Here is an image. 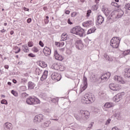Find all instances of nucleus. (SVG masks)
I'll list each match as a JSON object with an SVG mask.
<instances>
[{
	"mask_svg": "<svg viewBox=\"0 0 130 130\" xmlns=\"http://www.w3.org/2000/svg\"><path fill=\"white\" fill-rule=\"evenodd\" d=\"M79 115L74 114V117L80 121H85L90 117V112L88 111L81 110L78 112Z\"/></svg>",
	"mask_w": 130,
	"mask_h": 130,
	"instance_id": "nucleus-1",
	"label": "nucleus"
},
{
	"mask_svg": "<svg viewBox=\"0 0 130 130\" xmlns=\"http://www.w3.org/2000/svg\"><path fill=\"white\" fill-rule=\"evenodd\" d=\"M95 96L94 95L90 94H86L82 96L81 99V102L83 104H91L95 101Z\"/></svg>",
	"mask_w": 130,
	"mask_h": 130,
	"instance_id": "nucleus-2",
	"label": "nucleus"
},
{
	"mask_svg": "<svg viewBox=\"0 0 130 130\" xmlns=\"http://www.w3.org/2000/svg\"><path fill=\"white\" fill-rule=\"evenodd\" d=\"M70 32L72 33V34L78 35L80 37H83L85 34V30L80 26H75L72 28Z\"/></svg>",
	"mask_w": 130,
	"mask_h": 130,
	"instance_id": "nucleus-3",
	"label": "nucleus"
},
{
	"mask_svg": "<svg viewBox=\"0 0 130 130\" xmlns=\"http://www.w3.org/2000/svg\"><path fill=\"white\" fill-rule=\"evenodd\" d=\"M120 43V39L118 37H113L110 41V45L113 48H117Z\"/></svg>",
	"mask_w": 130,
	"mask_h": 130,
	"instance_id": "nucleus-4",
	"label": "nucleus"
},
{
	"mask_svg": "<svg viewBox=\"0 0 130 130\" xmlns=\"http://www.w3.org/2000/svg\"><path fill=\"white\" fill-rule=\"evenodd\" d=\"M26 103L29 105L39 104L40 101L36 98L29 97L26 99Z\"/></svg>",
	"mask_w": 130,
	"mask_h": 130,
	"instance_id": "nucleus-5",
	"label": "nucleus"
},
{
	"mask_svg": "<svg viewBox=\"0 0 130 130\" xmlns=\"http://www.w3.org/2000/svg\"><path fill=\"white\" fill-rule=\"evenodd\" d=\"M51 78L53 81L58 82V81H60V79H61V75L56 72H53L51 75Z\"/></svg>",
	"mask_w": 130,
	"mask_h": 130,
	"instance_id": "nucleus-6",
	"label": "nucleus"
},
{
	"mask_svg": "<svg viewBox=\"0 0 130 130\" xmlns=\"http://www.w3.org/2000/svg\"><path fill=\"white\" fill-rule=\"evenodd\" d=\"M109 87L113 91H119L121 89V86L120 85L114 83L110 84Z\"/></svg>",
	"mask_w": 130,
	"mask_h": 130,
	"instance_id": "nucleus-7",
	"label": "nucleus"
},
{
	"mask_svg": "<svg viewBox=\"0 0 130 130\" xmlns=\"http://www.w3.org/2000/svg\"><path fill=\"white\" fill-rule=\"evenodd\" d=\"M43 119V115L42 114L37 115L34 117V122H35V123H39V122H41Z\"/></svg>",
	"mask_w": 130,
	"mask_h": 130,
	"instance_id": "nucleus-8",
	"label": "nucleus"
},
{
	"mask_svg": "<svg viewBox=\"0 0 130 130\" xmlns=\"http://www.w3.org/2000/svg\"><path fill=\"white\" fill-rule=\"evenodd\" d=\"M110 76H111V74L110 72L106 73L103 75H102L101 78H100V80H101L102 82H105L107 81V80H108L109 78H110Z\"/></svg>",
	"mask_w": 130,
	"mask_h": 130,
	"instance_id": "nucleus-9",
	"label": "nucleus"
},
{
	"mask_svg": "<svg viewBox=\"0 0 130 130\" xmlns=\"http://www.w3.org/2000/svg\"><path fill=\"white\" fill-rule=\"evenodd\" d=\"M94 25V22L92 20H87L82 23V26L83 27H91Z\"/></svg>",
	"mask_w": 130,
	"mask_h": 130,
	"instance_id": "nucleus-10",
	"label": "nucleus"
},
{
	"mask_svg": "<svg viewBox=\"0 0 130 130\" xmlns=\"http://www.w3.org/2000/svg\"><path fill=\"white\" fill-rule=\"evenodd\" d=\"M114 80L117 81V82H119L120 84H125V81L121 76H115Z\"/></svg>",
	"mask_w": 130,
	"mask_h": 130,
	"instance_id": "nucleus-11",
	"label": "nucleus"
},
{
	"mask_svg": "<svg viewBox=\"0 0 130 130\" xmlns=\"http://www.w3.org/2000/svg\"><path fill=\"white\" fill-rule=\"evenodd\" d=\"M4 130H12L13 125L12 123L9 122H6L4 125Z\"/></svg>",
	"mask_w": 130,
	"mask_h": 130,
	"instance_id": "nucleus-12",
	"label": "nucleus"
},
{
	"mask_svg": "<svg viewBox=\"0 0 130 130\" xmlns=\"http://www.w3.org/2000/svg\"><path fill=\"white\" fill-rule=\"evenodd\" d=\"M43 52L46 56H48L51 54V50L49 47H45L43 49Z\"/></svg>",
	"mask_w": 130,
	"mask_h": 130,
	"instance_id": "nucleus-13",
	"label": "nucleus"
},
{
	"mask_svg": "<svg viewBox=\"0 0 130 130\" xmlns=\"http://www.w3.org/2000/svg\"><path fill=\"white\" fill-rule=\"evenodd\" d=\"M87 78L84 77L83 80V84L82 87L81 91H85V90L87 89V87L88 86V83H87Z\"/></svg>",
	"mask_w": 130,
	"mask_h": 130,
	"instance_id": "nucleus-14",
	"label": "nucleus"
},
{
	"mask_svg": "<svg viewBox=\"0 0 130 130\" xmlns=\"http://www.w3.org/2000/svg\"><path fill=\"white\" fill-rule=\"evenodd\" d=\"M54 56L55 59H57V60H62L63 59V58L62 57V56L59 55L58 53L57 52V50L54 51Z\"/></svg>",
	"mask_w": 130,
	"mask_h": 130,
	"instance_id": "nucleus-15",
	"label": "nucleus"
},
{
	"mask_svg": "<svg viewBox=\"0 0 130 130\" xmlns=\"http://www.w3.org/2000/svg\"><path fill=\"white\" fill-rule=\"evenodd\" d=\"M123 75L125 78H130V68L125 69L123 72Z\"/></svg>",
	"mask_w": 130,
	"mask_h": 130,
	"instance_id": "nucleus-16",
	"label": "nucleus"
},
{
	"mask_svg": "<svg viewBox=\"0 0 130 130\" xmlns=\"http://www.w3.org/2000/svg\"><path fill=\"white\" fill-rule=\"evenodd\" d=\"M96 22L99 25H101L104 22V18L101 15H99L97 17Z\"/></svg>",
	"mask_w": 130,
	"mask_h": 130,
	"instance_id": "nucleus-17",
	"label": "nucleus"
},
{
	"mask_svg": "<svg viewBox=\"0 0 130 130\" xmlns=\"http://www.w3.org/2000/svg\"><path fill=\"white\" fill-rule=\"evenodd\" d=\"M121 99V94H117L113 98V101L115 102H119Z\"/></svg>",
	"mask_w": 130,
	"mask_h": 130,
	"instance_id": "nucleus-18",
	"label": "nucleus"
},
{
	"mask_svg": "<svg viewBox=\"0 0 130 130\" xmlns=\"http://www.w3.org/2000/svg\"><path fill=\"white\" fill-rule=\"evenodd\" d=\"M48 74V71L45 70L43 72V75L41 77V81H44V80H45V79H46L47 78V75Z\"/></svg>",
	"mask_w": 130,
	"mask_h": 130,
	"instance_id": "nucleus-19",
	"label": "nucleus"
},
{
	"mask_svg": "<svg viewBox=\"0 0 130 130\" xmlns=\"http://www.w3.org/2000/svg\"><path fill=\"white\" fill-rule=\"evenodd\" d=\"M113 106H114V104L113 103H110V102L106 103L104 105L105 108H111V107H113Z\"/></svg>",
	"mask_w": 130,
	"mask_h": 130,
	"instance_id": "nucleus-20",
	"label": "nucleus"
},
{
	"mask_svg": "<svg viewBox=\"0 0 130 130\" xmlns=\"http://www.w3.org/2000/svg\"><path fill=\"white\" fill-rule=\"evenodd\" d=\"M75 44L78 48H81L83 47V43H82V41L81 40L77 41Z\"/></svg>",
	"mask_w": 130,
	"mask_h": 130,
	"instance_id": "nucleus-21",
	"label": "nucleus"
},
{
	"mask_svg": "<svg viewBox=\"0 0 130 130\" xmlns=\"http://www.w3.org/2000/svg\"><path fill=\"white\" fill-rule=\"evenodd\" d=\"M59 66V63H54L52 65L51 69H52L53 70H55L56 71H58Z\"/></svg>",
	"mask_w": 130,
	"mask_h": 130,
	"instance_id": "nucleus-22",
	"label": "nucleus"
},
{
	"mask_svg": "<svg viewBox=\"0 0 130 130\" xmlns=\"http://www.w3.org/2000/svg\"><path fill=\"white\" fill-rule=\"evenodd\" d=\"M90 80L92 82H97V77L94 73L91 74Z\"/></svg>",
	"mask_w": 130,
	"mask_h": 130,
	"instance_id": "nucleus-23",
	"label": "nucleus"
},
{
	"mask_svg": "<svg viewBox=\"0 0 130 130\" xmlns=\"http://www.w3.org/2000/svg\"><path fill=\"white\" fill-rule=\"evenodd\" d=\"M22 50L24 51V52L27 53L29 51V48L27 46V44H25L22 45Z\"/></svg>",
	"mask_w": 130,
	"mask_h": 130,
	"instance_id": "nucleus-24",
	"label": "nucleus"
},
{
	"mask_svg": "<svg viewBox=\"0 0 130 130\" xmlns=\"http://www.w3.org/2000/svg\"><path fill=\"white\" fill-rule=\"evenodd\" d=\"M51 123V121L50 120L46 121L43 124L42 126L43 127H48L49 126V124Z\"/></svg>",
	"mask_w": 130,
	"mask_h": 130,
	"instance_id": "nucleus-25",
	"label": "nucleus"
},
{
	"mask_svg": "<svg viewBox=\"0 0 130 130\" xmlns=\"http://www.w3.org/2000/svg\"><path fill=\"white\" fill-rule=\"evenodd\" d=\"M68 37V35L65 32L63 33L61 35V41H66L67 40V38Z\"/></svg>",
	"mask_w": 130,
	"mask_h": 130,
	"instance_id": "nucleus-26",
	"label": "nucleus"
},
{
	"mask_svg": "<svg viewBox=\"0 0 130 130\" xmlns=\"http://www.w3.org/2000/svg\"><path fill=\"white\" fill-rule=\"evenodd\" d=\"M99 95L100 98H105V96H106V93L103 92V91H100L99 92Z\"/></svg>",
	"mask_w": 130,
	"mask_h": 130,
	"instance_id": "nucleus-27",
	"label": "nucleus"
},
{
	"mask_svg": "<svg viewBox=\"0 0 130 130\" xmlns=\"http://www.w3.org/2000/svg\"><path fill=\"white\" fill-rule=\"evenodd\" d=\"M104 56L106 60H108L109 61H111V60H112V58L110 57L106 53L104 54Z\"/></svg>",
	"mask_w": 130,
	"mask_h": 130,
	"instance_id": "nucleus-28",
	"label": "nucleus"
},
{
	"mask_svg": "<svg viewBox=\"0 0 130 130\" xmlns=\"http://www.w3.org/2000/svg\"><path fill=\"white\" fill-rule=\"evenodd\" d=\"M65 69H66V68L64 67V66H63V65H62L60 63H59L58 71L62 72L63 71H64Z\"/></svg>",
	"mask_w": 130,
	"mask_h": 130,
	"instance_id": "nucleus-29",
	"label": "nucleus"
},
{
	"mask_svg": "<svg viewBox=\"0 0 130 130\" xmlns=\"http://www.w3.org/2000/svg\"><path fill=\"white\" fill-rule=\"evenodd\" d=\"M35 85H34V83L32 82H29L28 83V89H34Z\"/></svg>",
	"mask_w": 130,
	"mask_h": 130,
	"instance_id": "nucleus-30",
	"label": "nucleus"
},
{
	"mask_svg": "<svg viewBox=\"0 0 130 130\" xmlns=\"http://www.w3.org/2000/svg\"><path fill=\"white\" fill-rule=\"evenodd\" d=\"M129 52H130V49L124 51L122 53V56H125V55H128V54H129Z\"/></svg>",
	"mask_w": 130,
	"mask_h": 130,
	"instance_id": "nucleus-31",
	"label": "nucleus"
},
{
	"mask_svg": "<svg viewBox=\"0 0 130 130\" xmlns=\"http://www.w3.org/2000/svg\"><path fill=\"white\" fill-rule=\"evenodd\" d=\"M95 31H96V28H90L88 30L87 34H91L92 33H94Z\"/></svg>",
	"mask_w": 130,
	"mask_h": 130,
	"instance_id": "nucleus-32",
	"label": "nucleus"
},
{
	"mask_svg": "<svg viewBox=\"0 0 130 130\" xmlns=\"http://www.w3.org/2000/svg\"><path fill=\"white\" fill-rule=\"evenodd\" d=\"M36 73L37 75H39L41 74V73H42V70H40L39 68H38L36 70Z\"/></svg>",
	"mask_w": 130,
	"mask_h": 130,
	"instance_id": "nucleus-33",
	"label": "nucleus"
},
{
	"mask_svg": "<svg viewBox=\"0 0 130 130\" xmlns=\"http://www.w3.org/2000/svg\"><path fill=\"white\" fill-rule=\"evenodd\" d=\"M94 124V122H91L88 125V127L87 128V130H90L92 128L93 125Z\"/></svg>",
	"mask_w": 130,
	"mask_h": 130,
	"instance_id": "nucleus-34",
	"label": "nucleus"
},
{
	"mask_svg": "<svg viewBox=\"0 0 130 130\" xmlns=\"http://www.w3.org/2000/svg\"><path fill=\"white\" fill-rule=\"evenodd\" d=\"M21 97H22V98H23V99H24L25 98H27V97H28V94H27L25 92H23L21 94Z\"/></svg>",
	"mask_w": 130,
	"mask_h": 130,
	"instance_id": "nucleus-35",
	"label": "nucleus"
},
{
	"mask_svg": "<svg viewBox=\"0 0 130 130\" xmlns=\"http://www.w3.org/2000/svg\"><path fill=\"white\" fill-rule=\"evenodd\" d=\"M32 50L34 52H38V51H39V49L38 48H37V47H34L32 48Z\"/></svg>",
	"mask_w": 130,
	"mask_h": 130,
	"instance_id": "nucleus-36",
	"label": "nucleus"
},
{
	"mask_svg": "<svg viewBox=\"0 0 130 130\" xmlns=\"http://www.w3.org/2000/svg\"><path fill=\"white\" fill-rule=\"evenodd\" d=\"M27 81H28V80H27V79H26V78H21V82L23 84H25V83H27Z\"/></svg>",
	"mask_w": 130,
	"mask_h": 130,
	"instance_id": "nucleus-37",
	"label": "nucleus"
},
{
	"mask_svg": "<svg viewBox=\"0 0 130 130\" xmlns=\"http://www.w3.org/2000/svg\"><path fill=\"white\" fill-rule=\"evenodd\" d=\"M11 93L12 94H13V95H14V96H15V97H18V93L17 92L15 91L14 90H12L11 91Z\"/></svg>",
	"mask_w": 130,
	"mask_h": 130,
	"instance_id": "nucleus-38",
	"label": "nucleus"
},
{
	"mask_svg": "<svg viewBox=\"0 0 130 130\" xmlns=\"http://www.w3.org/2000/svg\"><path fill=\"white\" fill-rule=\"evenodd\" d=\"M27 45H28V47H32V46H33V45H34V43H33V42H28Z\"/></svg>",
	"mask_w": 130,
	"mask_h": 130,
	"instance_id": "nucleus-39",
	"label": "nucleus"
},
{
	"mask_svg": "<svg viewBox=\"0 0 130 130\" xmlns=\"http://www.w3.org/2000/svg\"><path fill=\"white\" fill-rule=\"evenodd\" d=\"M91 13H92V11L90 10H89L87 11L86 13V16L88 17H90V15H91Z\"/></svg>",
	"mask_w": 130,
	"mask_h": 130,
	"instance_id": "nucleus-40",
	"label": "nucleus"
},
{
	"mask_svg": "<svg viewBox=\"0 0 130 130\" xmlns=\"http://www.w3.org/2000/svg\"><path fill=\"white\" fill-rule=\"evenodd\" d=\"M111 122V119L110 118L108 119V120L106 121L105 123V125H108V124H109Z\"/></svg>",
	"mask_w": 130,
	"mask_h": 130,
	"instance_id": "nucleus-41",
	"label": "nucleus"
},
{
	"mask_svg": "<svg viewBox=\"0 0 130 130\" xmlns=\"http://www.w3.org/2000/svg\"><path fill=\"white\" fill-rule=\"evenodd\" d=\"M125 9H126V10H129V11H130V4H126L125 6Z\"/></svg>",
	"mask_w": 130,
	"mask_h": 130,
	"instance_id": "nucleus-42",
	"label": "nucleus"
},
{
	"mask_svg": "<svg viewBox=\"0 0 130 130\" xmlns=\"http://www.w3.org/2000/svg\"><path fill=\"white\" fill-rule=\"evenodd\" d=\"M1 104H5V105H7L8 104V102L6 100H3L1 101Z\"/></svg>",
	"mask_w": 130,
	"mask_h": 130,
	"instance_id": "nucleus-43",
	"label": "nucleus"
},
{
	"mask_svg": "<svg viewBox=\"0 0 130 130\" xmlns=\"http://www.w3.org/2000/svg\"><path fill=\"white\" fill-rule=\"evenodd\" d=\"M15 49H16V50H17V51H15L16 54L19 53V52H20V51H21V49H20V48H19L18 47H15Z\"/></svg>",
	"mask_w": 130,
	"mask_h": 130,
	"instance_id": "nucleus-44",
	"label": "nucleus"
},
{
	"mask_svg": "<svg viewBox=\"0 0 130 130\" xmlns=\"http://www.w3.org/2000/svg\"><path fill=\"white\" fill-rule=\"evenodd\" d=\"M52 102H53V103H55V102H58V99H53L52 100Z\"/></svg>",
	"mask_w": 130,
	"mask_h": 130,
	"instance_id": "nucleus-45",
	"label": "nucleus"
},
{
	"mask_svg": "<svg viewBox=\"0 0 130 130\" xmlns=\"http://www.w3.org/2000/svg\"><path fill=\"white\" fill-rule=\"evenodd\" d=\"M77 14V13L76 12H73V13L71 14V17H76Z\"/></svg>",
	"mask_w": 130,
	"mask_h": 130,
	"instance_id": "nucleus-46",
	"label": "nucleus"
},
{
	"mask_svg": "<svg viewBox=\"0 0 130 130\" xmlns=\"http://www.w3.org/2000/svg\"><path fill=\"white\" fill-rule=\"evenodd\" d=\"M28 56H29V57H35L36 56L35 55H34L33 53H29L28 55Z\"/></svg>",
	"mask_w": 130,
	"mask_h": 130,
	"instance_id": "nucleus-47",
	"label": "nucleus"
},
{
	"mask_svg": "<svg viewBox=\"0 0 130 130\" xmlns=\"http://www.w3.org/2000/svg\"><path fill=\"white\" fill-rule=\"evenodd\" d=\"M103 11H104L105 13H108V12H109V11H108V9L106 8H104Z\"/></svg>",
	"mask_w": 130,
	"mask_h": 130,
	"instance_id": "nucleus-48",
	"label": "nucleus"
},
{
	"mask_svg": "<svg viewBox=\"0 0 130 130\" xmlns=\"http://www.w3.org/2000/svg\"><path fill=\"white\" fill-rule=\"evenodd\" d=\"M39 45H40V46H41L42 47H43V46H44V44H43V43L40 41L39 42Z\"/></svg>",
	"mask_w": 130,
	"mask_h": 130,
	"instance_id": "nucleus-49",
	"label": "nucleus"
},
{
	"mask_svg": "<svg viewBox=\"0 0 130 130\" xmlns=\"http://www.w3.org/2000/svg\"><path fill=\"white\" fill-rule=\"evenodd\" d=\"M112 6H114V7H117V3L115 2H112L111 3Z\"/></svg>",
	"mask_w": 130,
	"mask_h": 130,
	"instance_id": "nucleus-50",
	"label": "nucleus"
},
{
	"mask_svg": "<svg viewBox=\"0 0 130 130\" xmlns=\"http://www.w3.org/2000/svg\"><path fill=\"white\" fill-rule=\"evenodd\" d=\"M110 16H111V17L112 18H114V17H116V16H115V14H114V12H112V13L111 14Z\"/></svg>",
	"mask_w": 130,
	"mask_h": 130,
	"instance_id": "nucleus-51",
	"label": "nucleus"
},
{
	"mask_svg": "<svg viewBox=\"0 0 130 130\" xmlns=\"http://www.w3.org/2000/svg\"><path fill=\"white\" fill-rule=\"evenodd\" d=\"M68 24H70V25H72V24H73V22L71 21V19H70V18L68 20Z\"/></svg>",
	"mask_w": 130,
	"mask_h": 130,
	"instance_id": "nucleus-52",
	"label": "nucleus"
},
{
	"mask_svg": "<svg viewBox=\"0 0 130 130\" xmlns=\"http://www.w3.org/2000/svg\"><path fill=\"white\" fill-rule=\"evenodd\" d=\"M116 117H118V118H120V116L119 115V113H118V114H115Z\"/></svg>",
	"mask_w": 130,
	"mask_h": 130,
	"instance_id": "nucleus-53",
	"label": "nucleus"
},
{
	"mask_svg": "<svg viewBox=\"0 0 130 130\" xmlns=\"http://www.w3.org/2000/svg\"><path fill=\"white\" fill-rule=\"evenodd\" d=\"M31 21H32V19L31 18H28L27 20V22L29 24L30 23V22H31Z\"/></svg>",
	"mask_w": 130,
	"mask_h": 130,
	"instance_id": "nucleus-54",
	"label": "nucleus"
},
{
	"mask_svg": "<svg viewBox=\"0 0 130 130\" xmlns=\"http://www.w3.org/2000/svg\"><path fill=\"white\" fill-rule=\"evenodd\" d=\"M70 13H71V11H70L69 10H66L65 12V14H66L67 15H69Z\"/></svg>",
	"mask_w": 130,
	"mask_h": 130,
	"instance_id": "nucleus-55",
	"label": "nucleus"
},
{
	"mask_svg": "<svg viewBox=\"0 0 130 130\" xmlns=\"http://www.w3.org/2000/svg\"><path fill=\"white\" fill-rule=\"evenodd\" d=\"M1 33H4V32H6V29H3L1 30Z\"/></svg>",
	"mask_w": 130,
	"mask_h": 130,
	"instance_id": "nucleus-56",
	"label": "nucleus"
},
{
	"mask_svg": "<svg viewBox=\"0 0 130 130\" xmlns=\"http://www.w3.org/2000/svg\"><path fill=\"white\" fill-rule=\"evenodd\" d=\"M48 22H49V21L47 19H45V24H47V23H48Z\"/></svg>",
	"mask_w": 130,
	"mask_h": 130,
	"instance_id": "nucleus-57",
	"label": "nucleus"
},
{
	"mask_svg": "<svg viewBox=\"0 0 130 130\" xmlns=\"http://www.w3.org/2000/svg\"><path fill=\"white\" fill-rule=\"evenodd\" d=\"M100 1V0H95V3L96 4H99Z\"/></svg>",
	"mask_w": 130,
	"mask_h": 130,
	"instance_id": "nucleus-58",
	"label": "nucleus"
},
{
	"mask_svg": "<svg viewBox=\"0 0 130 130\" xmlns=\"http://www.w3.org/2000/svg\"><path fill=\"white\" fill-rule=\"evenodd\" d=\"M4 68H5V69H9V66L8 65H5L4 66Z\"/></svg>",
	"mask_w": 130,
	"mask_h": 130,
	"instance_id": "nucleus-59",
	"label": "nucleus"
},
{
	"mask_svg": "<svg viewBox=\"0 0 130 130\" xmlns=\"http://www.w3.org/2000/svg\"><path fill=\"white\" fill-rule=\"evenodd\" d=\"M13 82L14 84H16L17 83V80H15V79H13Z\"/></svg>",
	"mask_w": 130,
	"mask_h": 130,
	"instance_id": "nucleus-60",
	"label": "nucleus"
},
{
	"mask_svg": "<svg viewBox=\"0 0 130 130\" xmlns=\"http://www.w3.org/2000/svg\"><path fill=\"white\" fill-rule=\"evenodd\" d=\"M24 11H29V9H28V8H24Z\"/></svg>",
	"mask_w": 130,
	"mask_h": 130,
	"instance_id": "nucleus-61",
	"label": "nucleus"
},
{
	"mask_svg": "<svg viewBox=\"0 0 130 130\" xmlns=\"http://www.w3.org/2000/svg\"><path fill=\"white\" fill-rule=\"evenodd\" d=\"M8 85H9V86H11V85H12V83H11L10 82H8Z\"/></svg>",
	"mask_w": 130,
	"mask_h": 130,
	"instance_id": "nucleus-62",
	"label": "nucleus"
},
{
	"mask_svg": "<svg viewBox=\"0 0 130 130\" xmlns=\"http://www.w3.org/2000/svg\"><path fill=\"white\" fill-rule=\"evenodd\" d=\"M52 120H55V121H57V120H58V119H52Z\"/></svg>",
	"mask_w": 130,
	"mask_h": 130,
	"instance_id": "nucleus-63",
	"label": "nucleus"
},
{
	"mask_svg": "<svg viewBox=\"0 0 130 130\" xmlns=\"http://www.w3.org/2000/svg\"><path fill=\"white\" fill-rule=\"evenodd\" d=\"M11 35H13L14 34V31H12L10 32Z\"/></svg>",
	"mask_w": 130,
	"mask_h": 130,
	"instance_id": "nucleus-64",
	"label": "nucleus"
}]
</instances>
